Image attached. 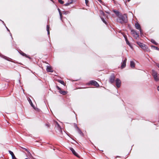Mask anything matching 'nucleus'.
<instances>
[{"instance_id": "39448f33", "label": "nucleus", "mask_w": 159, "mask_h": 159, "mask_svg": "<svg viewBox=\"0 0 159 159\" xmlns=\"http://www.w3.org/2000/svg\"><path fill=\"white\" fill-rule=\"evenodd\" d=\"M130 30L131 34L135 38L137 39L139 37V34L134 30L132 29H130Z\"/></svg>"}, {"instance_id": "4be33fe9", "label": "nucleus", "mask_w": 159, "mask_h": 159, "mask_svg": "<svg viewBox=\"0 0 159 159\" xmlns=\"http://www.w3.org/2000/svg\"><path fill=\"white\" fill-rule=\"evenodd\" d=\"M101 19L102 21L106 25H107V23L106 22V21L104 20V18H103L102 16H100Z\"/></svg>"}, {"instance_id": "473e14b6", "label": "nucleus", "mask_w": 159, "mask_h": 159, "mask_svg": "<svg viewBox=\"0 0 159 159\" xmlns=\"http://www.w3.org/2000/svg\"><path fill=\"white\" fill-rule=\"evenodd\" d=\"M125 40L126 42V41H128V40L126 36H125Z\"/></svg>"}, {"instance_id": "c85d7f7f", "label": "nucleus", "mask_w": 159, "mask_h": 159, "mask_svg": "<svg viewBox=\"0 0 159 159\" xmlns=\"http://www.w3.org/2000/svg\"><path fill=\"white\" fill-rule=\"evenodd\" d=\"M72 3V2L71 1V2H68L67 3H66L65 4V6H68L70 4H71Z\"/></svg>"}, {"instance_id": "f8f14e48", "label": "nucleus", "mask_w": 159, "mask_h": 159, "mask_svg": "<svg viewBox=\"0 0 159 159\" xmlns=\"http://www.w3.org/2000/svg\"><path fill=\"white\" fill-rule=\"evenodd\" d=\"M135 28L138 30H139L140 31V32H141V29L140 25L139 24L138 22H136L135 24Z\"/></svg>"}, {"instance_id": "bb28decb", "label": "nucleus", "mask_w": 159, "mask_h": 159, "mask_svg": "<svg viewBox=\"0 0 159 159\" xmlns=\"http://www.w3.org/2000/svg\"><path fill=\"white\" fill-rule=\"evenodd\" d=\"M59 14L60 16V19L61 20H62V13L61 12L59 13Z\"/></svg>"}, {"instance_id": "0eeeda50", "label": "nucleus", "mask_w": 159, "mask_h": 159, "mask_svg": "<svg viewBox=\"0 0 159 159\" xmlns=\"http://www.w3.org/2000/svg\"><path fill=\"white\" fill-rule=\"evenodd\" d=\"M115 81L116 87L118 88L120 87L121 84V82L120 80L119 79L117 78L116 79Z\"/></svg>"}, {"instance_id": "6ab92c4d", "label": "nucleus", "mask_w": 159, "mask_h": 159, "mask_svg": "<svg viewBox=\"0 0 159 159\" xmlns=\"http://www.w3.org/2000/svg\"><path fill=\"white\" fill-rule=\"evenodd\" d=\"M145 49H144L143 50L146 52H150V51H151L150 50V49L149 48H148L147 47V46H146L145 47Z\"/></svg>"}, {"instance_id": "6e6552de", "label": "nucleus", "mask_w": 159, "mask_h": 159, "mask_svg": "<svg viewBox=\"0 0 159 159\" xmlns=\"http://www.w3.org/2000/svg\"><path fill=\"white\" fill-rule=\"evenodd\" d=\"M126 61L127 59L125 58L122 63L121 65L120 66V68L121 69H123L126 66Z\"/></svg>"}, {"instance_id": "c756f323", "label": "nucleus", "mask_w": 159, "mask_h": 159, "mask_svg": "<svg viewBox=\"0 0 159 159\" xmlns=\"http://www.w3.org/2000/svg\"><path fill=\"white\" fill-rule=\"evenodd\" d=\"M85 3L87 6H88V4L89 3V1L88 0H85Z\"/></svg>"}, {"instance_id": "cd10ccee", "label": "nucleus", "mask_w": 159, "mask_h": 159, "mask_svg": "<svg viewBox=\"0 0 159 159\" xmlns=\"http://www.w3.org/2000/svg\"><path fill=\"white\" fill-rule=\"evenodd\" d=\"M58 2L61 4H63L64 3V2L62 0H58Z\"/></svg>"}, {"instance_id": "58836bf2", "label": "nucleus", "mask_w": 159, "mask_h": 159, "mask_svg": "<svg viewBox=\"0 0 159 159\" xmlns=\"http://www.w3.org/2000/svg\"><path fill=\"white\" fill-rule=\"evenodd\" d=\"M157 89L159 91V86L157 87Z\"/></svg>"}, {"instance_id": "2f4dec72", "label": "nucleus", "mask_w": 159, "mask_h": 159, "mask_svg": "<svg viewBox=\"0 0 159 159\" xmlns=\"http://www.w3.org/2000/svg\"><path fill=\"white\" fill-rule=\"evenodd\" d=\"M46 126H47L48 127H49L50 126L49 124L47 123L46 124Z\"/></svg>"}, {"instance_id": "423d86ee", "label": "nucleus", "mask_w": 159, "mask_h": 159, "mask_svg": "<svg viewBox=\"0 0 159 159\" xmlns=\"http://www.w3.org/2000/svg\"><path fill=\"white\" fill-rule=\"evenodd\" d=\"M56 88L58 90H59V92L63 95H65L67 93V92L62 90L60 88L58 85L56 86Z\"/></svg>"}, {"instance_id": "79ce46f5", "label": "nucleus", "mask_w": 159, "mask_h": 159, "mask_svg": "<svg viewBox=\"0 0 159 159\" xmlns=\"http://www.w3.org/2000/svg\"><path fill=\"white\" fill-rule=\"evenodd\" d=\"M20 148H22V149H24V148H23V147H20Z\"/></svg>"}, {"instance_id": "4468645a", "label": "nucleus", "mask_w": 159, "mask_h": 159, "mask_svg": "<svg viewBox=\"0 0 159 159\" xmlns=\"http://www.w3.org/2000/svg\"><path fill=\"white\" fill-rule=\"evenodd\" d=\"M75 127L76 128L77 130V131L78 133L81 135H83V133L81 131L80 129H79V128L78 127L77 125H75Z\"/></svg>"}, {"instance_id": "7c9ffc66", "label": "nucleus", "mask_w": 159, "mask_h": 159, "mask_svg": "<svg viewBox=\"0 0 159 159\" xmlns=\"http://www.w3.org/2000/svg\"><path fill=\"white\" fill-rule=\"evenodd\" d=\"M126 43L127 44H128L129 46H130V44L128 40V41H126Z\"/></svg>"}, {"instance_id": "b1692460", "label": "nucleus", "mask_w": 159, "mask_h": 159, "mask_svg": "<svg viewBox=\"0 0 159 159\" xmlns=\"http://www.w3.org/2000/svg\"><path fill=\"white\" fill-rule=\"evenodd\" d=\"M70 13V12L68 11H63L62 13L63 14L66 15Z\"/></svg>"}, {"instance_id": "393cba45", "label": "nucleus", "mask_w": 159, "mask_h": 159, "mask_svg": "<svg viewBox=\"0 0 159 159\" xmlns=\"http://www.w3.org/2000/svg\"><path fill=\"white\" fill-rule=\"evenodd\" d=\"M28 101H29L30 104L31 105V106L33 107H34V105H33V103L32 102L30 98H29Z\"/></svg>"}, {"instance_id": "9d476101", "label": "nucleus", "mask_w": 159, "mask_h": 159, "mask_svg": "<svg viewBox=\"0 0 159 159\" xmlns=\"http://www.w3.org/2000/svg\"><path fill=\"white\" fill-rule=\"evenodd\" d=\"M137 43L142 49H145V47L146 45L144 44L139 42H137Z\"/></svg>"}, {"instance_id": "ea45409f", "label": "nucleus", "mask_w": 159, "mask_h": 159, "mask_svg": "<svg viewBox=\"0 0 159 159\" xmlns=\"http://www.w3.org/2000/svg\"><path fill=\"white\" fill-rule=\"evenodd\" d=\"M99 2H100L101 3L102 1L101 0H98Z\"/></svg>"}, {"instance_id": "c9c22d12", "label": "nucleus", "mask_w": 159, "mask_h": 159, "mask_svg": "<svg viewBox=\"0 0 159 159\" xmlns=\"http://www.w3.org/2000/svg\"><path fill=\"white\" fill-rule=\"evenodd\" d=\"M24 149L25 150L26 152H28V150L27 149H26L25 148H24Z\"/></svg>"}, {"instance_id": "f3484780", "label": "nucleus", "mask_w": 159, "mask_h": 159, "mask_svg": "<svg viewBox=\"0 0 159 159\" xmlns=\"http://www.w3.org/2000/svg\"><path fill=\"white\" fill-rule=\"evenodd\" d=\"M20 54L22 55V56H25V57H26L27 58H30L28 56H27V55L26 54H25V53H24L22 52H20Z\"/></svg>"}, {"instance_id": "412c9836", "label": "nucleus", "mask_w": 159, "mask_h": 159, "mask_svg": "<svg viewBox=\"0 0 159 159\" xmlns=\"http://www.w3.org/2000/svg\"><path fill=\"white\" fill-rule=\"evenodd\" d=\"M151 46L152 48H153L155 50H159V48L157 47H156L153 45H151Z\"/></svg>"}, {"instance_id": "f03ea898", "label": "nucleus", "mask_w": 159, "mask_h": 159, "mask_svg": "<svg viewBox=\"0 0 159 159\" xmlns=\"http://www.w3.org/2000/svg\"><path fill=\"white\" fill-rule=\"evenodd\" d=\"M55 129L57 132H59L61 133H62V129L57 122H56L55 127Z\"/></svg>"}, {"instance_id": "dca6fc26", "label": "nucleus", "mask_w": 159, "mask_h": 159, "mask_svg": "<svg viewBox=\"0 0 159 159\" xmlns=\"http://www.w3.org/2000/svg\"><path fill=\"white\" fill-rule=\"evenodd\" d=\"M130 66L131 68H134L135 67V64L134 61H130Z\"/></svg>"}, {"instance_id": "72a5a7b5", "label": "nucleus", "mask_w": 159, "mask_h": 159, "mask_svg": "<svg viewBox=\"0 0 159 159\" xmlns=\"http://www.w3.org/2000/svg\"><path fill=\"white\" fill-rule=\"evenodd\" d=\"M49 26L48 25H47V30L48 31V30H49Z\"/></svg>"}, {"instance_id": "4c0bfd02", "label": "nucleus", "mask_w": 159, "mask_h": 159, "mask_svg": "<svg viewBox=\"0 0 159 159\" xmlns=\"http://www.w3.org/2000/svg\"><path fill=\"white\" fill-rule=\"evenodd\" d=\"M71 1H72L73 2V0H69L68 2H71Z\"/></svg>"}, {"instance_id": "2eb2a0df", "label": "nucleus", "mask_w": 159, "mask_h": 159, "mask_svg": "<svg viewBox=\"0 0 159 159\" xmlns=\"http://www.w3.org/2000/svg\"><path fill=\"white\" fill-rule=\"evenodd\" d=\"M9 152L12 156V159H17L16 157L15 156L13 153L12 151L9 150Z\"/></svg>"}, {"instance_id": "a211bd4d", "label": "nucleus", "mask_w": 159, "mask_h": 159, "mask_svg": "<svg viewBox=\"0 0 159 159\" xmlns=\"http://www.w3.org/2000/svg\"><path fill=\"white\" fill-rule=\"evenodd\" d=\"M113 11L116 15L117 16H118V17L120 15L119 14V12L118 11H116V10H114Z\"/></svg>"}, {"instance_id": "ddd939ff", "label": "nucleus", "mask_w": 159, "mask_h": 159, "mask_svg": "<svg viewBox=\"0 0 159 159\" xmlns=\"http://www.w3.org/2000/svg\"><path fill=\"white\" fill-rule=\"evenodd\" d=\"M46 70L48 72H53L52 68L48 66H47Z\"/></svg>"}, {"instance_id": "5701e85b", "label": "nucleus", "mask_w": 159, "mask_h": 159, "mask_svg": "<svg viewBox=\"0 0 159 159\" xmlns=\"http://www.w3.org/2000/svg\"><path fill=\"white\" fill-rule=\"evenodd\" d=\"M151 42L155 45H157L158 44V43L154 40H152Z\"/></svg>"}, {"instance_id": "9b49d317", "label": "nucleus", "mask_w": 159, "mask_h": 159, "mask_svg": "<svg viewBox=\"0 0 159 159\" xmlns=\"http://www.w3.org/2000/svg\"><path fill=\"white\" fill-rule=\"evenodd\" d=\"M115 80V76L114 75H111L109 81L111 83H113Z\"/></svg>"}, {"instance_id": "20e7f679", "label": "nucleus", "mask_w": 159, "mask_h": 159, "mask_svg": "<svg viewBox=\"0 0 159 159\" xmlns=\"http://www.w3.org/2000/svg\"><path fill=\"white\" fill-rule=\"evenodd\" d=\"M88 84L89 85H93L96 87H98L99 86V85L98 82L93 80L90 81L88 83Z\"/></svg>"}, {"instance_id": "aec40b11", "label": "nucleus", "mask_w": 159, "mask_h": 159, "mask_svg": "<svg viewBox=\"0 0 159 159\" xmlns=\"http://www.w3.org/2000/svg\"><path fill=\"white\" fill-rule=\"evenodd\" d=\"M58 81L59 83H60L61 84H63V85H64V86L65 85L66 83L63 81L61 80H58Z\"/></svg>"}, {"instance_id": "37998d69", "label": "nucleus", "mask_w": 159, "mask_h": 159, "mask_svg": "<svg viewBox=\"0 0 159 159\" xmlns=\"http://www.w3.org/2000/svg\"><path fill=\"white\" fill-rule=\"evenodd\" d=\"M25 159H30L29 158H25Z\"/></svg>"}, {"instance_id": "7ed1b4c3", "label": "nucleus", "mask_w": 159, "mask_h": 159, "mask_svg": "<svg viewBox=\"0 0 159 159\" xmlns=\"http://www.w3.org/2000/svg\"><path fill=\"white\" fill-rule=\"evenodd\" d=\"M152 74L155 81H158L159 80V79L157 76V72L153 70H152Z\"/></svg>"}, {"instance_id": "1a4fd4ad", "label": "nucleus", "mask_w": 159, "mask_h": 159, "mask_svg": "<svg viewBox=\"0 0 159 159\" xmlns=\"http://www.w3.org/2000/svg\"><path fill=\"white\" fill-rule=\"evenodd\" d=\"M70 150L72 152L73 154L77 157L78 158L80 157V156L75 151V150L73 149V148H70Z\"/></svg>"}, {"instance_id": "a19ab883", "label": "nucleus", "mask_w": 159, "mask_h": 159, "mask_svg": "<svg viewBox=\"0 0 159 159\" xmlns=\"http://www.w3.org/2000/svg\"><path fill=\"white\" fill-rule=\"evenodd\" d=\"M47 31H48V34H50V32H49V30H48Z\"/></svg>"}, {"instance_id": "f257e3e1", "label": "nucleus", "mask_w": 159, "mask_h": 159, "mask_svg": "<svg viewBox=\"0 0 159 159\" xmlns=\"http://www.w3.org/2000/svg\"><path fill=\"white\" fill-rule=\"evenodd\" d=\"M117 21L121 24H124L128 22V17L126 14L120 15L116 19Z\"/></svg>"}, {"instance_id": "a878e982", "label": "nucleus", "mask_w": 159, "mask_h": 159, "mask_svg": "<svg viewBox=\"0 0 159 159\" xmlns=\"http://www.w3.org/2000/svg\"><path fill=\"white\" fill-rule=\"evenodd\" d=\"M99 13L100 14V15H103V16L105 15L104 13L102 11V10H100L99 11Z\"/></svg>"}, {"instance_id": "e433bc0d", "label": "nucleus", "mask_w": 159, "mask_h": 159, "mask_svg": "<svg viewBox=\"0 0 159 159\" xmlns=\"http://www.w3.org/2000/svg\"><path fill=\"white\" fill-rule=\"evenodd\" d=\"M24 149L25 150L26 152H28V150L27 149H26L25 148H24Z\"/></svg>"}, {"instance_id": "f704fd0d", "label": "nucleus", "mask_w": 159, "mask_h": 159, "mask_svg": "<svg viewBox=\"0 0 159 159\" xmlns=\"http://www.w3.org/2000/svg\"><path fill=\"white\" fill-rule=\"evenodd\" d=\"M57 9H58V10L59 12V13L61 12L60 9L59 8H58Z\"/></svg>"}]
</instances>
